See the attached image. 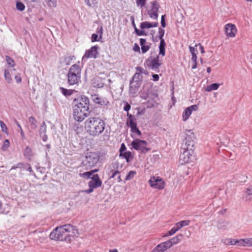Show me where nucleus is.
Segmentation results:
<instances>
[{"mask_svg": "<svg viewBox=\"0 0 252 252\" xmlns=\"http://www.w3.org/2000/svg\"><path fill=\"white\" fill-rule=\"evenodd\" d=\"M77 229L73 225L67 224L56 227L50 233L51 239L70 242L71 237H77Z\"/></svg>", "mask_w": 252, "mask_h": 252, "instance_id": "f257e3e1", "label": "nucleus"}, {"mask_svg": "<svg viewBox=\"0 0 252 252\" xmlns=\"http://www.w3.org/2000/svg\"><path fill=\"white\" fill-rule=\"evenodd\" d=\"M85 128L90 135L97 136L104 131L105 123L103 121L99 118H89L85 121Z\"/></svg>", "mask_w": 252, "mask_h": 252, "instance_id": "f03ea898", "label": "nucleus"}, {"mask_svg": "<svg viewBox=\"0 0 252 252\" xmlns=\"http://www.w3.org/2000/svg\"><path fill=\"white\" fill-rule=\"evenodd\" d=\"M81 69L79 65L75 64L70 67L68 74V83L70 85L77 84L80 81L81 78Z\"/></svg>", "mask_w": 252, "mask_h": 252, "instance_id": "7ed1b4c3", "label": "nucleus"}, {"mask_svg": "<svg viewBox=\"0 0 252 252\" xmlns=\"http://www.w3.org/2000/svg\"><path fill=\"white\" fill-rule=\"evenodd\" d=\"M99 159V156L96 152H89L86 155L85 159L83 160L82 166L85 169L89 170L94 167Z\"/></svg>", "mask_w": 252, "mask_h": 252, "instance_id": "20e7f679", "label": "nucleus"}, {"mask_svg": "<svg viewBox=\"0 0 252 252\" xmlns=\"http://www.w3.org/2000/svg\"><path fill=\"white\" fill-rule=\"evenodd\" d=\"M193 148L182 146L179 158V162L181 164L189 162L193 158Z\"/></svg>", "mask_w": 252, "mask_h": 252, "instance_id": "39448f33", "label": "nucleus"}, {"mask_svg": "<svg viewBox=\"0 0 252 252\" xmlns=\"http://www.w3.org/2000/svg\"><path fill=\"white\" fill-rule=\"evenodd\" d=\"M131 148L134 149L139 153H146L150 151V149L147 147L148 143L146 141L136 138L131 143Z\"/></svg>", "mask_w": 252, "mask_h": 252, "instance_id": "423d86ee", "label": "nucleus"}, {"mask_svg": "<svg viewBox=\"0 0 252 252\" xmlns=\"http://www.w3.org/2000/svg\"><path fill=\"white\" fill-rule=\"evenodd\" d=\"M127 116L128 118L126 122V126L130 128L131 132L134 136H140L141 135V132L137 126L134 116L127 112Z\"/></svg>", "mask_w": 252, "mask_h": 252, "instance_id": "0eeeda50", "label": "nucleus"}, {"mask_svg": "<svg viewBox=\"0 0 252 252\" xmlns=\"http://www.w3.org/2000/svg\"><path fill=\"white\" fill-rule=\"evenodd\" d=\"M183 143L182 146L193 148L194 145L195 135L191 130H187L182 134Z\"/></svg>", "mask_w": 252, "mask_h": 252, "instance_id": "6e6552de", "label": "nucleus"}, {"mask_svg": "<svg viewBox=\"0 0 252 252\" xmlns=\"http://www.w3.org/2000/svg\"><path fill=\"white\" fill-rule=\"evenodd\" d=\"M145 63L149 69L155 71H157L162 64V60L159 59L158 55L150 57Z\"/></svg>", "mask_w": 252, "mask_h": 252, "instance_id": "1a4fd4ad", "label": "nucleus"}, {"mask_svg": "<svg viewBox=\"0 0 252 252\" xmlns=\"http://www.w3.org/2000/svg\"><path fill=\"white\" fill-rule=\"evenodd\" d=\"M148 182L150 187L155 189L161 190L163 189L165 186L164 181L159 177H151Z\"/></svg>", "mask_w": 252, "mask_h": 252, "instance_id": "9d476101", "label": "nucleus"}, {"mask_svg": "<svg viewBox=\"0 0 252 252\" xmlns=\"http://www.w3.org/2000/svg\"><path fill=\"white\" fill-rule=\"evenodd\" d=\"M89 101L86 96L78 97L74 101L73 108L82 109V110H89Z\"/></svg>", "mask_w": 252, "mask_h": 252, "instance_id": "9b49d317", "label": "nucleus"}, {"mask_svg": "<svg viewBox=\"0 0 252 252\" xmlns=\"http://www.w3.org/2000/svg\"><path fill=\"white\" fill-rule=\"evenodd\" d=\"M99 47L97 45L92 47L90 49L86 51L85 54L82 57V62H86L89 58L95 59L97 57V55L98 54V49Z\"/></svg>", "mask_w": 252, "mask_h": 252, "instance_id": "f8f14e48", "label": "nucleus"}, {"mask_svg": "<svg viewBox=\"0 0 252 252\" xmlns=\"http://www.w3.org/2000/svg\"><path fill=\"white\" fill-rule=\"evenodd\" d=\"M73 118L76 121L82 122L87 116L88 110L76 108H73Z\"/></svg>", "mask_w": 252, "mask_h": 252, "instance_id": "ddd939ff", "label": "nucleus"}, {"mask_svg": "<svg viewBox=\"0 0 252 252\" xmlns=\"http://www.w3.org/2000/svg\"><path fill=\"white\" fill-rule=\"evenodd\" d=\"M159 8V5L156 1L151 2L150 9L148 11V14L151 18L157 19L158 17V11Z\"/></svg>", "mask_w": 252, "mask_h": 252, "instance_id": "4468645a", "label": "nucleus"}, {"mask_svg": "<svg viewBox=\"0 0 252 252\" xmlns=\"http://www.w3.org/2000/svg\"><path fill=\"white\" fill-rule=\"evenodd\" d=\"M198 109V106L194 104L186 108L182 114V119L184 122L187 121L193 111H196Z\"/></svg>", "mask_w": 252, "mask_h": 252, "instance_id": "2eb2a0df", "label": "nucleus"}, {"mask_svg": "<svg viewBox=\"0 0 252 252\" xmlns=\"http://www.w3.org/2000/svg\"><path fill=\"white\" fill-rule=\"evenodd\" d=\"M102 185V182L98 174L94 175L91 178V180L88 183L89 188L94 189L100 187Z\"/></svg>", "mask_w": 252, "mask_h": 252, "instance_id": "dca6fc26", "label": "nucleus"}, {"mask_svg": "<svg viewBox=\"0 0 252 252\" xmlns=\"http://www.w3.org/2000/svg\"><path fill=\"white\" fill-rule=\"evenodd\" d=\"M140 75L139 73H135L133 77L132 80L130 81L129 84V93L132 94H135L139 88V83L138 81H134V79Z\"/></svg>", "mask_w": 252, "mask_h": 252, "instance_id": "f3484780", "label": "nucleus"}, {"mask_svg": "<svg viewBox=\"0 0 252 252\" xmlns=\"http://www.w3.org/2000/svg\"><path fill=\"white\" fill-rule=\"evenodd\" d=\"M237 29L234 25L232 24H227L225 27V32L227 36L230 37H233L235 36Z\"/></svg>", "mask_w": 252, "mask_h": 252, "instance_id": "a211bd4d", "label": "nucleus"}, {"mask_svg": "<svg viewBox=\"0 0 252 252\" xmlns=\"http://www.w3.org/2000/svg\"><path fill=\"white\" fill-rule=\"evenodd\" d=\"M91 99L92 101L95 103L99 104L102 106L106 105L108 103L107 99L100 97L97 94L92 95Z\"/></svg>", "mask_w": 252, "mask_h": 252, "instance_id": "6ab92c4d", "label": "nucleus"}, {"mask_svg": "<svg viewBox=\"0 0 252 252\" xmlns=\"http://www.w3.org/2000/svg\"><path fill=\"white\" fill-rule=\"evenodd\" d=\"M170 248V247L167 241L161 243L157 245L152 251V252H163L167 249Z\"/></svg>", "mask_w": 252, "mask_h": 252, "instance_id": "aec40b11", "label": "nucleus"}, {"mask_svg": "<svg viewBox=\"0 0 252 252\" xmlns=\"http://www.w3.org/2000/svg\"><path fill=\"white\" fill-rule=\"evenodd\" d=\"M46 125L44 122H42L40 125L39 132V135L44 142H46L48 139V136L46 134Z\"/></svg>", "mask_w": 252, "mask_h": 252, "instance_id": "412c9836", "label": "nucleus"}, {"mask_svg": "<svg viewBox=\"0 0 252 252\" xmlns=\"http://www.w3.org/2000/svg\"><path fill=\"white\" fill-rule=\"evenodd\" d=\"M140 44L141 48V52L143 54L146 53L150 49L151 44L147 42L146 39L141 38L140 39Z\"/></svg>", "mask_w": 252, "mask_h": 252, "instance_id": "4be33fe9", "label": "nucleus"}, {"mask_svg": "<svg viewBox=\"0 0 252 252\" xmlns=\"http://www.w3.org/2000/svg\"><path fill=\"white\" fill-rule=\"evenodd\" d=\"M120 157L125 159L127 162L131 161L133 159V156L130 151H126L123 152L119 155Z\"/></svg>", "mask_w": 252, "mask_h": 252, "instance_id": "5701e85b", "label": "nucleus"}, {"mask_svg": "<svg viewBox=\"0 0 252 252\" xmlns=\"http://www.w3.org/2000/svg\"><path fill=\"white\" fill-rule=\"evenodd\" d=\"M158 26V22H149L147 21L141 23L140 27L141 29H148L151 28L157 27Z\"/></svg>", "mask_w": 252, "mask_h": 252, "instance_id": "b1692460", "label": "nucleus"}, {"mask_svg": "<svg viewBox=\"0 0 252 252\" xmlns=\"http://www.w3.org/2000/svg\"><path fill=\"white\" fill-rule=\"evenodd\" d=\"M92 84L94 87L99 88L104 86V83L101 78L96 76L93 80Z\"/></svg>", "mask_w": 252, "mask_h": 252, "instance_id": "393cba45", "label": "nucleus"}, {"mask_svg": "<svg viewBox=\"0 0 252 252\" xmlns=\"http://www.w3.org/2000/svg\"><path fill=\"white\" fill-rule=\"evenodd\" d=\"M97 171V169L92 170L90 171H87L82 173H80L79 175L80 177H82L84 179H91V178L92 177L91 176L94 175L93 174L95 172H96Z\"/></svg>", "mask_w": 252, "mask_h": 252, "instance_id": "a878e982", "label": "nucleus"}, {"mask_svg": "<svg viewBox=\"0 0 252 252\" xmlns=\"http://www.w3.org/2000/svg\"><path fill=\"white\" fill-rule=\"evenodd\" d=\"M179 236L181 237L182 235L180 234L178 236H176L170 240L167 241L170 248L173 245L178 244L180 241V239L179 238Z\"/></svg>", "mask_w": 252, "mask_h": 252, "instance_id": "bb28decb", "label": "nucleus"}, {"mask_svg": "<svg viewBox=\"0 0 252 252\" xmlns=\"http://www.w3.org/2000/svg\"><path fill=\"white\" fill-rule=\"evenodd\" d=\"M165 41H160L159 45V55L164 57L165 55Z\"/></svg>", "mask_w": 252, "mask_h": 252, "instance_id": "cd10ccee", "label": "nucleus"}, {"mask_svg": "<svg viewBox=\"0 0 252 252\" xmlns=\"http://www.w3.org/2000/svg\"><path fill=\"white\" fill-rule=\"evenodd\" d=\"M189 223H190V220H182L181 221H179V222L176 223V225L177 226V227L178 228V229L180 230L181 228L189 225Z\"/></svg>", "mask_w": 252, "mask_h": 252, "instance_id": "c85d7f7f", "label": "nucleus"}, {"mask_svg": "<svg viewBox=\"0 0 252 252\" xmlns=\"http://www.w3.org/2000/svg\"><path fill=\"white\" fill-rule=\"evenodd\" d=\"M60 89L62 93L66 96L71 95L74 91L73 90H67L63 87H60Z\"/></svg>", "mask_w": 252, "mask_h": 252, "instance_id": "c756f323", "label": "nucleus"}, {"mask_svg": "<svg viewBox=\"0 0 252 252\" xmlns=\"http://www.w3.org/2000/svg\"><path fill=\"white\" fill-rule=\"evenodd\" d=\"M220 84L219 83H213L207 86L206 91L210 92L213 90H217L220 87Z\"/></svg>", "mask_w": 252, "mask_h": 252, "instance_id": "7c9ffc66", "label": "nucleus"}, {"mask_svg": "<svg viewBox=\"0 0 252 252\" xmlns=\"http://www.w3.org/2000/svg\"><path fill=\"white\" fill-rule=\"evenodd\" d=\"M6 61L9 67H14L15 66V63L14 61L9 56H6L5 57Z\"/></svg>", "mask_w": 252, "mask_h": 252, "instance_id": "2f4dec72", "label": "nucleus"}, {"mask_svg": "<svg viewBox=\"0 0 252 252\" xmlns=\"http://www.w3.org/2000/svg\"><path fill=\"white\" fill-rule=\"evenodd\" d=\"M236 239L228 238L224 240V244L226 245H236Z\"/></svg>", "mask_w": 252, "mask_h": 252, "instance_id": "473e14b6", "label": "nucleus"}, {"mask_svg": "<svg viewBox=\"0 0 252 252\" xmlns=\"http://www.w3.org/2000/svg\"><path fill=\"white\" fill-rule=\"evenodd\" d=\"M165 33V30L161 28H158V37L159 39L160 40V41H165L164 39H163V36Z\"/></svg>", "mask_w": 252, "mask_h": 252, "instance_id": "72a5a7b5", "label": "nucleus"}, {"mask_svg": "<svg viewBox=\"0 0 252 252\" xmlns=\"http://www.w3.org/2000/svg\"><path fill=\"white\" fill-rule=\"evenodd\" d=\"M24 155L26 158H28L29 159H31L32 158L31 149L30 147H27L25 150Z\"/></svg>", "mask_w": 252, "mask_h": 252, "instance_id": "f704fd0d", "label": "nucleus"}, {"mask_svg": "<svg viewBox=\"0 0 252 252\" xmlns=\"http://www.w3.org/2000/svg\"><path fill=\"white\" fill-rule=\"evenodd\" d=\"M4 78H5V79L6 80V81L7 82V83H11L12 78H11L10 74L9 73V71L7 69H5L4 70Z\"/></svg>", "mask_w": 252, "mask_h": 252, "instance_id": "c9c22d12", "label": "nucleus"}, {"mask_svg": "<svg viewBox=\"0 0 252 252\" xmlns=\"http://www.w3.org/2000/svg\"><path fill=\"white\" fill-rule=\"evenodd\" d=\"M85 2L90 7H94L97 4V0H85Z\"/></svg>", "mask_w": 252, "mask_h": 252, "instance_id": "e433bc0d", "label": "nucleus"}, {"mask_svg": "<svg viewBox=\"0 0 252 252\" xmlns=\"http://www.w3.org/2000/svg\"><path fill=\"white\" fill-rule=\"evenodd\" d=\"M136 174V171L133 170L130 171L126 177V181H128L132 179Z\"/></svg>", "mask_w": 252, "mask_h": 252, "instance_id": "4c0bfd02", "label": "nucleus"}, {"mask_svg": "<svg viewBox=\"0 0 252 252\" xmlns=\"http://www.w3.org/2000/svg\"><path fill=\"white\" fill-rule=\"evenodd\" d=\"M45 1L49 7L53 8L57 6V0H46Z\"/></svg>", "mask_w": 252, "mask_h": 252, "instance_id": "58836bf2", "label": "nucleus"}, {"mask_svg": "<svg viewBox=\"0 0 252 252\" xmlns=\"http://www.w3.org/2000/svg\"><path fill=\"white\" fill-rule=\"evenodd\" d=\"M244 247H252V238L243 239Z\"/></svg>", "mask_w": 252, "mask_h": 252, "instance_id": "ea45409f", "label": "nucleus"}, {"mask_svg": "<svg viewBox=\"0 0 252 252\" xmlns=\"http://www.w3.org/2000/svg\"><path fill=\"white\" fill-rule=\"evenodd\" d=\"M16 7L17 10L21 11H23L25 8V5L20 1H17L16 2Z\"/></svg>", "mask_w": 252, "mask_h": 252, "instance_id": "a19ab883", "label": "nucleus"}, {"mask_svg": "<svg viewBox=\"0 0 252 252\" xmlns=\"http://www.w3.org/2000/svg\"><path fill=\"white\" fill-rule=\"evenodd\" d=\"M146 0H135L136 5L141 8L145 6Z\"/></svg>", "mask_w": 252, "mask_h": 252, "instance_id": "79ce46f5", "label": "nucleus"}, {"mask_svg": "<svg viewBox=\"0 0 252 252\" xmlns=\"http://www.w3.org/2000/svg\"><path fill=\"white\" fill-rule=\"evenodd\" d=\"M101 39H99V36L96 33H93L92 34L91 36V41L92 42H94L95 41H98Z\"/></svg>", "mask_w": 252, "mask_h": 252, "instance_id": "37998d69", "label": "nucleus"}, {"mask_svg": "<svg viewBox=\"0 0 252 252\" xmlns=\"http://www.w3.org/2000/svg\"><path fill=\"white\" fill-rule=\"evenodd\" d=\"M196 47H192V46H189V51L191 54V55H197V53H198V51H197V49L196 48Z\"/></svg>", "mask_w": 252, "mask_h": 252, "instance_id": "c03bdc74", "label": "nucleus"}, {"mask_svg": "<svg viewBox=\"0 0 252 252\" xmlns=\"http://www.w3.org/2000/svg\"><path fill=\"white\" fill-rule=\"evenodd\" d=\"M135 32L138 36L146 35V32L144 31L138 30L137 28H135Z\"/></svg>", "mask_w": 252, "mask_h": 252, "instance_id": "a18cd8bd", "label": "nucleus"}, {"mask_svg": "<svg viewBox=\"0 0 252 252\" xmlns=\"http://www.w3.org/2000/svg\"><path fill=\"white\" fill-rule=\"evenodd\" d=\"M96 34H97L99 36V39H101L102 37L103 34V28L102 27H100L99 28H97L96 30Z\"/></svg>", "mask_w": 252, "mask_h": 252, "instance_id": "49530a36", "label": "nucleus"}, {"mask_svg": "<svg viewBox=\"0 0 252 252\" xmlns=\"http://www.w3.org/2000/svg\"><path fill=\"white\" fill-rule=\"evenodd\" d=\"M0 125L1 128V130L5 133L7 132V128L6 125L3 123V121H0Z\"/></svg>", "mask_w": 252, "mask_h": 252, "instance_id": "de8ad7c7", "label": "nucleus"}, {"mask_svg": "<svg viewBox=\"0 0 252 252\" xmlns=\"http://www.w3.org/2000/svg\"><path fill=\"white\" fill-rule=\"evenodd\" d=\"M137 112L136 113V116L143 115L145 113V110L144 109H141L140 108H137Z\"/></svg>", "mask_w": 252, "mask_h": 252, "instance_id": "09e8293b", "label": "nucleus"}, {"mask_svg": "<svg viewBox=\"0 0 252 252\" xmlns=\"http://www.w3.org/2000/svg\"><path fill=\"white\" fill-rule=\"evenodd\" d=\"M126 151V147L124 143H122L121 145V147L119 149L120 154Z\"/></svg>", "mask_w": 252, "mask_h": 252, "instance_id": "8fccbe9b", "label": "nucleus"}, {"mask_svg": "<svg viewBox=\"0 0 252 252\" xmlns=\"http://www.w3.org/2000/svg\"><path fill=\"white\" fill-rule=\"evenodd\" d=\"M238 246L244 247V242L243 239H237L236 245Z\"/></svg>", "mask_w": 252, "mask_h": 252, "instance_id": "3c124183", "label": "nucleus"}, {"mask_svg": "<svg viewBox=\"0 0 252 252\" xmlns=\"http://www.w3.org/2000/svg\"><path fill=\"white\" fill-rule=\"evenodd\" d=\"M9 145V141L6 139L4 141L3 145L2 146L3 150L6 149Z\"/></svg>", "mask_w": 252, "mask_h": 252, "instance_id": "603ef678", "label": "nucleus"}, {"mask_svg": "<svg viewBox=\"0 0 252 252\" xmlns=\"http://www.w3.org/2000/svg\"><path fill=\"white\" fill-rule=\"evenodd\" d=\"M130 105L127 102H126L124 110L126 112H128L130 109Z\"/></svg>", "mask_w": 252, "mask_h": 252, "instance_id": "864d4df0", "label": "nucleus"}, {"mask_svg": "<svg viewBox=\"0 0 252 252\" xmlns=\"http://www.w3.org/2000/svg\"><path fill=\"white\" fill-rule=\"evenodd\" d=\"M246 192L249 195H252V186L246 189Z\"/></svg>", "mask_w": 252, "mask_h": 252, "instance_id": "5fc2aeb1", "label": "nucleus"}, {"mask_svg": "<svg viewBox=\"0 0 252 252\" xmlns=\"http://www.w3.org/2000/svg\"><path fill=\"white\" fill-rule=\"evenodd\" d=\"M179 229L175 224V225L170 230L172 234H174L177 231H178Z\"/></svg>", "mask_w": 252, "mask_h": 252, "instance_id": "6e6d98bb", "label": "nucleus"}, {"mask_svg": "<svg viewBox=\"0 0 252 252\" xmlns=\"http://www.w3.org/2000/svg\"><path fill=\"white\" fill-rule=\"evenodd\" d=\"M73 57L68 56L65 58V61L66 62V64L69 65L70 64V61L72 59Z\"/></svg>", "mask_w": 252, "mask_h": 252, "instance_id": "4d7b16f0", "label": "nucleus"}, {"mask_svg": "<svg viewBox=\"0 0 252 252\" xmlns=\"http://www.w3.org/2000/svg\"><path fill=\"white\" fill-rule=\"evenodd\" d=\"M164 17H165L164 15H162L161 16V25L163 28H164L166 26V23H165V21Z\"/></svg>", "mask_w": 252, "mask_h": 252, "instance_id": "13d9d810", "label": "nucleus"}, {"mask_svg": "<svg viewBox=\"0 0 252 252\" xmlns=\"http://www.w3.org/2000/svg\"><path fill=\"white\" fill-rule=\"evenodd\" d=\"M197 46H199V49H200V52L201 53H204V48L202 46V45L201 44H200V43L198 44H195V47H197Z\"/></svg>", "mask_w": 252, "mask_h": 252, "instance_id": "bf43d9fd", "label": "nucleus"}, {"mask_svg": "<svg viewBox=\"0 0 252 252\" xmlns=\"http://www.w3.org/2000/svg\"><path fill=\"white\" fill-rule=\"evenodd\" d=\"M152 77H153V80L154 81H157L159 80V76L158 74H153Z\"/></svg>", "mask_w": 252, "mask_h": 252, "instance_id": "052dcab7", "label": "nucleus"}, {"mask_svg": "<svg viewBox=\"0 0 252 252\" xmlns=\"http://www.w3.org/2000/svg\"><path fill=\"white\" fill-rule=\"evenodd\" d=\"M119 174V172L118 170L112 171V174L110 176V178H114L117 175V174Z\"/></svg>", "mask_w": 252, "mask_h": 252, "instance_id": "680f3d73", "label": "nucleus"}, {"mask_svg": "<svg viewBox=\"0 0 252 252\" xmlns=\"http://www.w3.org/2000/svg\"><path fill=\"white\" fill-rule=\"evenodd\" d=\"M15 79L17 83H19L21 82V78L19 75H15Z\"/></svg>", "mask_w": 252, "mask_h": 252, "instance_id": "e2e57ef3", "label": "nucleus"}, {"mask_svg": "<svg viewBox=\"0 0 252 252\" xmlns=\"http://www.w3.org/2000/svg\"><path fill=\"white\" fill-rule=\"evenodd\" d=\"M133 50L135 52H139L140 51V48L139 46L137 44H135Z\"/></svg>", "mask_w": 252, "mask_h": 252, "instance_id": "0e129e2a", "label": "nucleus"}, {"mask_svg": "<svg viewBox=\"0 0 252 252\" xmlns=\"http://www.w3.org/2000/svg\"><path fill=\"white\" fill-rule=\"evenodd\" d=\"M94 189L92 188H89L88 189L83 190V192H86V193H90L93 191Z\"/></svg>", "mask_w": 252, "mask_h": 252, "instance_id": "69168bd1", "label": "nucleus"}, {"mask_svg": "<svg viewBox=\"0 0 252 252\" xmlns=\"http://www.w3.org/2000/svg\"><path fill=\"white\" fill-rule=\"evenodd\" d=\"M191 60L193 63L197 62V56L195 55H191Z\"/></svg>", "mask_w": 252, "mask_h": 252, "instance_id": "338daca9", "label": "nucleus"}, {"mask_svg": "<svg viewBox=\"0 0 252 252\" xmlns=\"http://www.w3.org/2000/svg\"><path fill=\"white\" fill-rule=\"evenodd\" d=\"M173 234H172V233L170 232V231H169L167 232V233L164 235V236H171Z\"/></svg>", "mask_w": 252, "mask_h": 252, "instance_id": "774afa93", "label": "nucleus"}]
</instances>
